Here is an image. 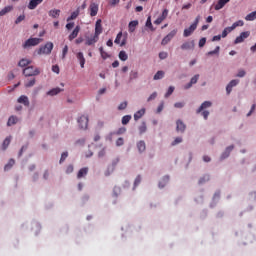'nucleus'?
Wrapping results in <instances>:
<instances>
[{"label":"nucleus","mask_w":256,"mask_h":256,"mask_svg":"<svg viewBox=\"0 0 256 256\" xmlns=\"http://www.w3.org/2000/svg\"><path fill=\"white\" fill-rule=\"evenodd\" d=\"M103 33V26L101 25V19H98L95 24V33L94 35L99 38V35Z\"/></svg>","instance_id":"obj_12"},{"label":"nucleus","mask_w":256,"mask_h":256,"mask_svg":"<svg viewBox=\"0 0 256 256\" xmlns=\"http://www.w3.org/2000/svg\"><path fill=\"white\" fill-rule=\"evenodd\" d=\"M67 157H69V152H63L60 158V163H63L65 161V159H67Z\"/></svg>","instance_id":"obj_54"},{"label":"nucleus","mask_w":256,"mask_h":256,"mask_svg":"<svg viewBox=\"0 0 256 256\" xmlns=\"http://www.w3.org/2000/svg\"><path fill=\"white\" fill-rule=\"evenodd\" d=\"M123 37V32H119L114 40V43H116V45H120V47H124V45H126L127 41L124 39L121 42V38Z\"/></svg>","instance_id":"obj_16"},{"label":"nucleus","mask_w":256,"mask_h":256,"mask_svg":"<svg viewBox=\"0 0 256 256\" xmlns=\"http://www.w3.org/2000/svg\"><path fill=\"white\" fill-rule=\"evenodd\" d=\"M243 25H245V22H243V20H238L232 24L231 28L235 31L237 27H243Z\"/></svg>","instance_id":"obj_37"},{"label":"nucleus","mask_w":256,"mask_h":256,"mask_svg":"<svg viewBox=\"0 0 256 256\" xmlns=\"http://www.w3.org/2000/svg\"><path fill=\"white\" fill-rule=\"evenodd\" d=\"M249 35H251V32H249V31L240 33V35L238 37H236V39L234 41L235 45H237L239 43H243V41H245V39H247L249 37Z\"/></svg>","instance_id":"obj_7"},{"label":"nucleus","mask_w":256,"mask_h":256,"mask_svg":"<svg viewBox=\"0 0 256 256\" xmlns=\"http://www.w3.org/2000/svg\"><path fill=\"white\" fill-rule=\"evenodd\" d=\"M168 15H169V10L164 9L162 11V14L154 21V24L161 25L163 23V21H165V19H167Z\"/></svg>","instance_id":"obj_6"},{"label":"nucleus","mask_w":256,"mask_h":256,"mask_svg":"<svg viewBox=\"0 0 256 256\" xmlns=\"http://www.w3.org/2000/svg\"><path fill=\"white\" fill-rule=\"evenodd\" d=\"M53 42H47L44 46H41L37 50V55H51V51H53Z\"/></svg>","instance_id":"obj_2"},{"label":"nucleus","mask_w":256,"mask_h":256,"mask_svg":"<svg viewBox=\"0 0 256 256\" xmlns=\"http://www.w3.org/2000/svg\"><path fill=\"white\" fill-rule=\"evenodd\" d=\"M35 83H36L35 78H31L30 80L28 79V80L25 82V87H33V85H35Z\"/></svg>","instance_id":"obj_47"},{"label":"nucleus","mask_w":256,"mask_h":256,"mask_svg":"<svg viewBox=\"0 0 256 256\" xmlns=\"http://www.w3.org/2000/svg\"><path fill=\"white\" fill-rule=\"evenodd\" d=\"M179 143H183V138L177 137L175 140L172 142V147H175V145H179Z\"/></svg>","instance_id":"obj_53"},{"label":"nucleus","mask_w":256,"mask_h":256,"mask_svg":"<svg viewBox=\"0 0 256 256\" xmlns=\"http://www.w3.org/2000/svg\"><path fill=\"white\" fill-rule=\"evenodd\" d=\"M174 107H175L176 109H183V107H185V104H184V102H176V103L174 104Z\"/></svg>","instance_id":"obj_58"},{"label":"nucleus","mask_w":256,"mask_h":256,"mask_svg":"<svg viewBox=\"0 0 256 256\" xmlns=\"http://www.w3.org/2000/svg\"><path fill=\"white\" fill-rule=\"evenodd\" d=\"M235 149V146L231 145L226 148V151L223 152L221 159H227L231 155L232 150Z\"/></svg>","instance_id":"obj_25"},{"label":"nucleus","mask_w":256,"mask_h":256,"mask_svg":"<svg viewBox=\"0 0 256 256\" xmlns=\"http://www.w3.org/2000/svg\"><path fill=\"white\" fill-rule=\"evenodd\" d=\"M97 41H99V37L95 36V34H94L90 37H86L85 45H87V46L95 45V43H97Z\"/></svg>","instance_id":"obj_14"},{"label":"nucleus","mask_w":256,"mask_h":256,"mask_svg":"<svg viewBox=\"0 0 256 256\" xmlns=\"http://www.w3.org/2000/svg\"><path fill=\"white\" fill-rule=\"evenodd\" d=\"M177 35V30H172L167 36L162 39L161 45H167Z\"/></svg>","instance_id":"obj_9"},{"label":"nucleus","mask_w":256,"mask_h":256,"mask_svg":"<svg viewBox=\"0 0 256 256\" xmlns=\"http://www.w3.org/2000/svg\"><path fill=\"white\" fill-rule=\"evenodd\" d=\"M67 53H69V46L65 45L62 50V59H65V57H67Z\"/></svg>","instance_id":"obj_51"},{"label":"nucleus","mask_w":256,"mask_h":256,"mask_svg":"<svg viewBox=\"0 0 256 256\" xmlns=\"http://www.w3.org/2000/svg\"><path fill=\"white\" fill-rule=\"evenodd\" d=\"M19 67H27V65H31V60L28 59H21L18 63Z\"/></svg>","instance_id":"obj_34"},{"label":"nucleus","mask_w":256,"mask_h":256,"mask_svg":"<svg viewBox=\"0 0 256 256\" xmlns=\"http://www.w3.org/2000/svg\"><path fill=\"white\" fill-rule=\"evenodd\" d=\"M173 91H175V87L170 86L165 94V98L167 99L168 97H171V95H173Z\"/></svg>","instance_id":"obj_50"},{"label":"nucleus","mask_w":256,"mask_h":256,"mask_svg":"<svg viewBox=\"0 0 256 256\" xmlns=\"http://www.w3.org/2000/svg\"><path fill=\"white\" fill-rule=\"evenodd\" d=\"M41 41H43L41 38H29L23 43L22 47L23 49H29V47H37Z\"/></svg>","instance_id":"obj_4"},{"label":"nucleus","mask_w":256,"mask_h":256,"mask_svg":"<svg viewBox=\"0 0 256 256\" xmlns=\"http://www.w3.org/2000/svg\"><path fill=\"white\" fill-rule=\"evenodd\" d=\"M199 81V74H196L194 77L191 78L190 84L195 85Z\"/></svg>","instance_id":"obj_55"},{"label":"nucleus","mask_w":256,"mask_h":256,"mask_svg":"<svg viewBox=\"0 0 256 256\" xmlns=\"http://www.w3.org/2000/svg\"><path fill=\"white\" fill-rule=\"evenodd\" d=\"M131 121V115H126L122 117V125H127Z\"/></svg>","instance_id":"obj_48"},{"label":"nucleus","mask_w":256,"mask_h":256,"mask_svg":"<svg viewBox=\"0 0 256 256\" xmlns=\"http://www.w3.org/2000/svg\"><path fill=\"white\" fill-rule=\"evenodd\" d=\"M235 149V146L231 145L226 148V151L223 152L221 159H227L231 155L232 150Z\"/></svg>","instance_id":"obj_26"},{"label":"nucleus","mask_w":256,"mask_h":256,"mask_svg":"<svg viewBox=\"0 0 256 256\" xmlns=\"http://www.w3.org/2000/svg\"><path fill=\"white\" fill-rule=\"evenodd\" d=\"M18 103L25 105V107H29V98L25 95H22L18 98Z\"/></svg>","instance_id":"obj_27"},{"label":"nucleus","mask_w":256,"mask_h":256,"mask_svg":"<svg viewBox=\"0 0 256 256\" xmlns=\"http://www.w3.org/2000/svg\"><path fill=\"white\" fill-rule=\"evenodd\" d=\"M165 77V72L162 70H159L155 75H154V81H159V79H163Z\"/></svg>","instance_id":"obj_35"},{"label":"nucleus","mask_w":256,"mask_h":256,"mask_svg":"<svg viewBox=\"0 0 256 256\" xmlns=\"http://www.w3.org/2000/svg\"><path fill=\"white\" fill-rule=\"evenodd\" d=\"M117 163H119V158L114 160L112 162V165L108 166L107 170L104 172L105 177H109L113 171H115V167L117 166Z\"/></svg>","instance_id":"obj_10"},{"label":"nucleus","mask_w":256,"mask_h":256,"mask_svg":"<svg viewBox=\"0 0 256 256\" xmlns=\"http://www.w3.org/2000/svg\"><path fill=\"white\" fill-rule=\"evenodd\" d=\"M146 27H148V29L151 31H155V28H153V23L151 22V16H149L146 20Z\"/></svg>","instance_id":"obj_45"},{"label":"nucleus","mask_w":256,"mask_h":256,"mask_svg":"<svg viewBox=\"0 0 256 256\" xmlns=\"http://www.w3.org/2000/svg\"><path fill=\"white\" fill-rule=\"evenodd\" d=\"M79 31H81V27L76 26L75 29L72 31V33L68 37L69 41H73V39H76L77 35H79Z\"/></svg>","instance_id":"obj_23"},{"label":"nucleus","mask_w":256,"mask_h":256,"mask_svg":"<svg viewBox=\"0 0 256 256\" xmlns=\"http://www.w3.org/2000/svg\"><path fill=\"white\" fill-rule=\"evenodd\" d=\"M219 51H221V47L217 46L214 50L212 51H209L207 53L208 56H211V55H219Z\"/></svg>","instance_id":"obj_46"},{"label":"nucleus","mask_w":256,"mask_h":256,"mask_svg":"<svg viewBox=\"0 0 256 256\" xmlns=\"http://www.w3.org/2000/svg\"><path fill=\"white\" fill-rule=\"evenodd\" d=\"M73 171H74L73 164H69V165L66 167V174H67V175H71V173H73Z\"/></svg>","instance_id":"obj_52"},{"label":"nucleus","mask_w":256,"mask_h":256,"mask_svg":"<svg viewBox=\"0 0 256 256\" xmlns=\"http://www.w3.org/2000/svg\"><path fill=\"white\" fill-rule=\"evenodd\" d=\"M13 11V6H6L0 11V17L7 15V13H11Z\"/></svg>","instance_id":"obj_32"},{"label":"nucleus","mask_w":256,"mask_h":256,"mask_svg":"<svg viewBox=\"0 0 256 256\" xmlns=\"http://www.w3.org/2000/svg\"><path fill=\"white\" fill-rule=\"evenodd\" d=\"M119 59L121 60V61H127L128 59H129V56L127 55V52H125V51H120L119 52Z\"/></svg>","instance_id":"obj_40"},{"label":"nucleus","mask_w":256,"mask_h":256,"mask_svg":"<svg viewBox=\"0 0 256 256\" xmlns=\"http://www.w3.org/2000/svg\"><path fill=\"white\" fill-rule=\"evenodd\" d=\"M167 57H168L167 52H160V53H159V58H160V59H167Z\"/></svg>","instance_id":"obj_63"},{"label":"nucleus","mask_w":256,"mask_h":256,"mask_svg":"<svg viewBox=\"0 0 256 256\" xmlns=\"http://www.w3.org/2000/svg\"><path fill=\"white\" fill-rule=\"evenodd\" d=\"M49 17L52 19H59V15H61V10L59 9H52L48 12Z\"/></svg>","instance_id":"obj_22"},{"label":"nucleus","mask_w":256,"mask_h":256,"mask_svg":"<svg viewBox=\"0 0 256 256\" xmlns=\"http://www.w3.org/2000/svg\"><path fill=\"white\" fill-rule=\"evenodd\" d=\"M206 43H207V38H201L199 40V47H205Z\"/></svg>","instance_id":"obj_61"},{"label":"nucleus","mask_w":256,"mask_h":256,"mask_svg":"<svg viewBox=\"0 0 256 256\" xmlns=\"http://www.w3.org/2000/svg\"><path fill=\"white\" fill-rule=\"evenodd\" d=\"M200 19L201 16H197L195 18L194 23L191 24L189 28L184 29V37H191V35H193L194 31L197 29V26L199 25Z\"/></svg>","instance_id":"obj_1"},{"label":"nucleus","mask_w":256,"mask_h":256,"mask_svg":"<svg viewBox=\"0 0 256 256\" xmlns=\"http://www.w3.org/2000/svg\"><path fill=\"white\" fill-rule=\"evenodd\" d=\"M237 85H239V80L230 81L229 84L226 86L227 95H230L231 91H233V87H237Z\"/></svg>","instance_id":"obj_13"},{"label":"nucleus","mask_w":256,"mask_h":256,"mask_svg":"<svg viewBox=\"0 0 256 256\" xmlns=\"http://www.w3.org/2000/svg\"><path fill=\"white\" fill-rule=\"evenodd\" d=\"M141 183V175H138L134 181V187H137Z\"/></svg>","instance_id":"obj_59"},{"label":"nucleus","mask_w":256,"mask_h":256,"mask_svg":"<svg viewBox=\"0 0 256 256\" xmlns=\"http://www.w3.org/2000/svg\"><path fill=\"white\" fill-rule=\"evenodd\" d=\"M213 103L211 101H205L201 104V106L196 110V113H201L204 109H209Z\"/></svg>","instance_id":"obj_20"},{"label":"nucleus","mask_w":256,"mask_h":256,"mask_svg":"<svg viewBox=\"0 0 256 256\" xmlns=\"http://www.w3.org/2000/svg\"><path fill=\"white\" fill-rule=\"evenodd\" d=\"M124 143H125V140H123V138H121V137L116 140L117 147L123 146Z\"/></svg>","instance_id":"obj_57"},{"label":"nucleus","mask_w":256,"mask_h":256,"mask_svg":"<svg viewBox=\"0 0 256 256\" xmlns=\"http://www.w3.org/2000/svg\"><path fill=\"white\" fill-rule=\"evenodd\" d=\"M137 149L139 153H143L145 149H147V146L145 145V141L141 140L137 143Z\"/></svg>","instance_id":"obj_31"},{"label":"nucleus","mask_w":256,"mask_h":256,"mask_svg":"<svg viewBox=\"0 0 256 256\" xmlns=\"http://www.w3.org/2000/svg\"><path fill=\"white\" fill-rule=\"evenodd\" d=\"M155 99H157V92L152 93V94L148 97L147 101L149 102V101H153V100H155Z\"/></svg>","instance_id":"obj_60"},{"label":"nucleus","mask_w":256,"mask_h":256,"mask_svg":"<svg viewBox=\"0 0 256 256\" xmlns=\"http://www.w3.org/2000/svg\"><path fill=\"white\" fill-rule=\"evenodd\" d=\"M209 179H210L209 175L206 174L199 179L198 184L203 185L204 183H207Z\"/></svg>","instance_id":"obj_43"},{"label":"nucleus","mask_w":256,"mask_h":256,"mask_svg":"<svg viewBox=\"0 0 256 256\" xmlns=\"http://www.w3.org/2000/svg\"><path fill=\"white\" fill-rule=\"evenodd\" d=\"M13 165H15V160L10 159L8 161V163L4 166V171H9V169H11V167H13Z\"/></svg>","instance_id":"obj_41"},{"label":"nucleus","mask_w":256,"mask_h":256,"mask_svg":"<svg viewBox=\"0 0 256 256\" xmlns=\"http://www.w3.org/2000/svg\"><path fill=\"white\" fill-rule=\"evenodd\" d=\"M145 131H147V124L145 122H142L141 125L139 126L140 135H143Z\"/></svg>","instance_id":"obj_44"},{"label":"nucleus","mask_w":256,"mask_h":256,"mask_svg":"<svg viewBox=\"0 0 256 256\" xmlns=\"http://www.w3.org/2000/svg\"><path fill=\"white\" fill-rule=\"evenodd\" d=\"M229 1L231 0H218L217 4L214 6L215 11H221Z\"/></svg>","instance_id":"obj_17"},{"label":"nucleus","mask_w":256,"mask_h":256,"mask_svg":"<svg viewBox=\"0 0 256 256\" xmlns=\"http://www.w3.org/2000/svg\"><path fill=\"white\" fill-rule=\"evenodd\" d=\"M90 17H96L97 13H99V4L92 2L89 6Z\"/></svg>","instance_id":"obj_8"},{"label":"nucleus","mask_w":256,"mask_h":256,"mask_svg":"<svg viewBox=\"0 0 256 256\" xmlns=\"http://www.w3.org/2000/svg\"><path fill=\"white\" fill-rule=\"evenodd\" d=\"M40 73H41V70L33 66H28L23 69V75H25V77H35L37 75H40Z\"/></svg>","instance_id":"obj_3"},{"label":"nucleus","mask_w":256,"mask_h":256,"mask_svg":"<svg viewBox=\"0 0 256 256\" xmlns=\"http://www.w3.org/2000/svg\"><path fill=\"white\" fill-rule=\"evenodd\" d=\"M52 71H53V73L59 74V71H60L59 66L58 65L52 66Z\"/></svg>","instance_id":"obj_64"},{"label":"nucleus","mask_w":256,"mask_h":256,"mask_svg":"<svg viewBox=\"0 0 256 256\" xmlns=\"http://www.w3.org/2000/svg\"><path fill=\"white\" fill-rule=\"evenodd\" d=\"M129 79H130V81H133L135 79H139V72L137 70H132L130 72Z\"/></svg>","instance_id":"obj_36"},{"label":"nucleus","mask_w":256,"mask_h":256,"mask_svg":"<svg viewBox=\"0 0 256 256\" xmlns=\"http://www.w3.org/2000/svg\"><path fill=\"white\" fill-rule=\"evenodd\" d=\"M76 58L78 59V61L80 63L81 69H84L85 68V56L83 55V52H78L76 54Z\"/></svg>","instance_id":"obj_19"},{"label":"nucleus","mask_w":256,"mask_h":256,"mask_svg":"<svg viewBox=\"0 0 256 256\" xmlns=\"http://www.w3.org/2000/svg\"><path fill=\"white\" fill-rule=\"evenodd\" d=\"M79 13H81V8H77L76 11L72 12L71 15L67 18V21H74V19L79 17Z\"/></svg>","instance_id":"obj_28"},{"label":"nucleus","mask_w":256,"mask_h":256,"mask_svg":"<svg viewBox=\"0 0 256 256\" xmlns=\"http://www.w3.org/2000/svg\"><path fill=\"white\" fill-rule=\"evenodd\" d=\"M99 51H100V55H101L102 59H108L109 54L107 52H105V50H103V47H100Z\"/></svg>","instance_id":"obj_49"},{"label":"nucleus","mask_w":256,"mask_h":256,"mask_svg":"<svg viewBox=\"0 0 256 256\" xmlns=\"http://www.w3.org/2000/svg\"><path fill=\"white\" fill-rule=\"evenodd\" d=\"M119 111H123V109H127V102H122L119 106H118Z\"/></svg>","instance_id":"obj_62"},{"label":"nucleus","mask_w":256,"mask_h":256,"mask_svg":"<svg viewBox=\"0 0 256 256\" xmlns=\"http://www.w3.org/2000/svg\"><path fill=\"white\" fill-rule=\"evenodd\" d=\"M21 21H25V15L22 14L20 15L16 20H15V24L19 25V23H21Z\"/></svg>","instance_id":"obj_56"},{"label":"nucleus","mask_w":256,"mask_h":256,"mask_svg":"<svg viewBox=\"0 0 256 256\" xmlns=\"http://www.w3.org/2000/svg\"><path fill=\"white\" fill-rule=\"evenodd\" d=\"M18 119L16 116H10L7 122L8 127H11V125H16Z\"/></svg>","instance_id":"obj_38"},{"label":"nucleus","mask_w":256,"mask_h":256,"mask_svg":"<svg viewBox=\"0 0 256 256\" xmlns=\"http://www.w3.org/2000/svg\"><path fill=\"white\" fill-rule=\"evenodd\" d=\"M143 115H145V108H142L141 110H138L134 114V121H139V119H141V117H143Z\"/></svg>","instance_id":"obj_30"},{"label":"nucleus","mask_w":256,"mask_h":256,"mask_svg":"<svg viewBox=\"0 0 256 256\" xmlns=\"http://www.w3.org/2000/svg\"><path fill=\"white\" fill-rule=\"evenodd\" d=\"M41 3H43V0H30L28 4V9H37L38 5H41Z\"/></svg>","instance_id":"obj_18"},{"label":"nucleus","mask_w":256,"mask_h":256,"mask_svg":"<svg viewBox=\"0 0 256 256\" xmlns=\"http://www.w3.org/2000/svg\"><path fill=\"white\" fill-rule=\"evenodd\" d=\"M181 49L182 51H190L191 49H195V41H187V42H184L182 45H181Z\"/></svg>","instance_id":"obj_11"},{"label":"nucleus","mask_w":256,"mask_h":256,"mask_svg":"<svg viewBox=\"0 0 256 256\" xmlns=\"http://www.w3.org/2000/svg\"><path fill=\"white\" fill-rule=\"evenodd\" d=\"M78 125L80 129H87L89 125V117L82 115L78 118Z\"/></svg>","instance_id":"obj_5"},{"label":"nucleus","mask_w":256,"mask_h":256,"mask_svg":"<svg viewBox=\"0 0 256 256\" xmlns=\"http://www.w3.org/2000/svg\"><path fill=\"white\" fill-rule=\"evenodd\" d=\"M185 129H187V126L185 125V123H183V121H181V120H177L176 121V131L178 133H185Z\"/></svg>","instance_id":"obj_15"},{"label":"nucleus","mask_w":256,"mask_h":256,"mask_svg":"<svg viewBox=\"0 0 256 256\" xmlns=\"http://www.w3.org/2000/svg\"><path fill=\"white\" fill-rule=\"evenodd\" d=\"M137 25H139L138 20H133V21L129 22V24H128L129 33H134L135 29H137Z\"/></svg>","instance_id":"obj_21"},{"label":"nucleus","mask_w":256,"mask_h":256,"mask_svg":"<svg viewBox=\"0 0 256 256\" xmlns=\"http://www.w3.org/2000/svg\"><path fill=\"white\" fill-rule=\"evenodd\" d=\"M10 144H11V136L5 138V140L3 141L2 151H5V149H7V147H9Z\"/></svg>","instance_id":"obj_33"},{"label":"nucleus","mask_w":256,"mask_h":256,"mask_svg":"<svg viewBox=\"0 0 256 256\" xmlns=\"http://www.w3.org/2000/svg\"><path fill=\"white\" fill-rule=\"evenodd\" d=\"M231 31H233V28L230 27H226L223 31H222V37L223 39H225V37H227V35H229V33H231Z\"/></svg>","instance_id":"obj_42"},{"label":"nucleus","mask_w":256,"mask_h":256,"mask_svg":"<svg viewBox=\"0 0 256 256\" xmlns=\"http://www.w3.org/2000/svg\"><path fill=\"white\" fill-rule=\"evenodd\" d=\"M87 173H89V168L84 167L78 171L77 179H83V177H86Z\"/></svg>","instance_id":"obj_24"},{"label":"nucleus","mask_w":256,"mask_h":256,"mask_svg":"<svg viewBox=\"0 0 256 256\" xmlns=\"http://www.w3.org/2000/svg\"><path fill=\"white\" fill-rule=\"evenodd\" d=\"M256 19V11L249 13L245 17V21H255Z\"/></svg>","instance_id":"obj_39"},{"label":"nucleus","mask_w":256,"mask_h":256,"mask_svg":"<svg viewBox=\"0 0 256 256\" xmlns=\"http://www.w3.org/2000/svg\"><path fill=\"white\" fill-rule=\"evenodd\" d=\"M61 91H63V89L57 87V88H53L50 91L47 92V95H49L50 97H53L55 95H59V93H61Z\"/></svg>","instance_id":"obj_29"}]
</instances>
